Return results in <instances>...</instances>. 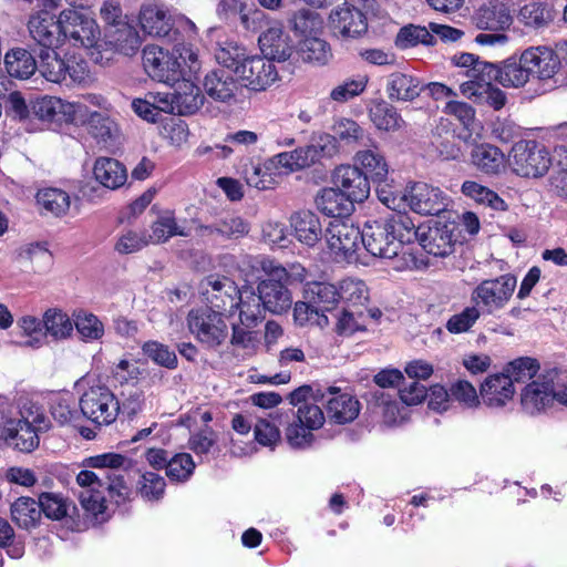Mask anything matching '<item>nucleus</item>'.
I'll return each instance as SVG.
<instances>
[{"mask_svg":"<svg viewBox=\"0 0 567 567\" xmlns=\"http://www.w3.org/2000/svg\"><path fill=\"white\" fill-rule=\"evenodd\" d=\"M0 437L11 447L32 452L39 446V434L23 419L9 420L0 430Z\"/></svg>","mask_w":567,"mask_h":567,"instance_id":"24","label":"nucleus"},{"mask_svg":"<svg viewBox=\"0 0 567 567\" xmlns=\"http://www.w3.org/2000/svg\"><path fill=\"white\" fill-rule=\"evenodd\" d=\"M415 229L417 230L415 240H419L427 254L435 257H445L454 251L457 235L453 225L435 223L426 229L416 226Z\"/></svg>","mask_w":567,"mask_h":567,"instance_id":"14","label":"nucleus"},{"mask_svg":"<svg viewBox=\"0 0 567 567\" xmlns=\"http://www.w3.org/2000/svg\"><path fill=\"white\" fill-rule=\"evenodd\" d=\"M268 167H275L279 177L297 171L310 167L303 146L297 147L291 152H282L268 159Z\"/></svg>","mask_w":567,"mask_h":567,"instance_id":"50","label":"nucleus"},{"mask_svg":"<svg viewBox=\"0 0 567 567\" xmlns=\"http://www.w3.org/2000/svg\"><path fill=\"white\" fill-rule=\"evenodd\" d=\"M522 53L523 62L530 69L533 80L546 81L553 79L560 69V58L549 47H529Z\"/></svg>","mask_w":567,"mask_h":567,"instance_id":"20","label":"nucleus"},{"mask_svg":"<svg viewBox=\"0 0 567 567\" xmlns=\"http://www.w3.org/2000/svg\"><path fill=\"white\" fill-rule=\"evenodd\" d=\"M4 65L10 76L21 80L29 79L38 70V63L33 55L21 48L7 52Z\"/></svg>","mask_w":567,"mask_h":567,"instance_id":"48","label":"nucleus"},{"mask_svg":"<svg viewBox=\"0 0 567 567\" xmlns=\"http://www.w3.org/2000/svg\"><path fill=\"white\" fill-rule=\"evenodd\" d=\"M303 150L309 166L315 165L322 158H332L339 152L336 137L328 133L313 134Z\"/></svg>","mask_w":567,"mask_h":567,"instance_id":"49","label":"nucleus"},{"mask_svg":"<svg viewBox=\"0 0 567 567\" xmlns=\"http://www.w3.org/2000/svg\"><path fill=\"white\" fill-rule=\"evenodd\" d=\"M462 194L480 205H485L494 210L504 212L507 205L494 190L474 181H465L461 187Z\"/></svg>","mask_w":567,"mask_h":567,"instance_id":"52","label":"nucleus"},{"mask_svg":"<svg viewBox=\"0 0 567 567\" xmlns=\"http://www.w3.org/2000/svg\"><path fill=\"white\" fill-rule=\"evenodd\" d=\"M79 408L83 416L99 425L113 423L120 412V402L105 385L91 386L80 401Z\"/></svg>","mask_w":567,"mask_h":567,"instance_id":"7","label":"nucleus"},{"mask_svg":"<svg viewBox=\"0 0 567 567\" xmlns=\"http://www.w3.org/2000/svg\"><path fill=\"white\" fill-rule=\"evenodd\" d=\"M74 328L84 342L99 341L104 336L103 322L93 313L80 310L73 313Z\"/></svg>","mask_w":567,"mask_h":567,"instance_id":"53","label":"nucleus"},{"mask_svg":"<svg viewBox=\"0 0 567 567\" xmlns=\"http://www.w3.org/2000/svg\"><path fill=\"white\" fill-rule=\"evenodd\" d=\"M332 132L336 141L340 140L346 144H361L367 136L362 126L347 117L338 118L332 126Z\"/></svg>","mask_w":567,"mask_h":567,"instance_id":"60","label":"nucleus"},{"mask_svg":"<svg viewBox=\"0 0 567 567\" xmlns=\"http://www.w3.org/2000/svg\"><path fill=\"white\" fill-rule=\"evenodd\" d=\"M43 322L33 316H22L17 320L20 339L16 343L23 348L39 349L45 343Z\"/></svg>","mask_w":567,"mask_h":567,"instance_id":"45","label":"nucleus"},{"mask_svg":"<svg viewBox=\"0 0 567 567\" xmlns=\"http://www.w3.org/2000/svg\"><path fill=\"white\" fill-rule=\"evenodd\" d=\"M111 42L115 49L125 55H132L140 47V38L134 28L126 23H121L112 33Z\"/></svg>","mask_w":567,"mask_h":567,"instance_id":"62","label":"nucleus"},{"mask_svg":"<svg viewBox=\"0 0 567 567\" xmlns=\"http://www.w3.org/2000/svg\"><path fill=\"white\" fill-rule=\"evenodd\" d=\"M288 24L298 37L306 39L319 34L323 28V20L318 12L301 8L290 14Z\"/></svg>","mask_w":567,"mask_h":567,"instance_id":"43","label":"nucleus"},{"mask_svg":"<svg viewBox=\"0 0 567 567\" xmlns=\"http://www.w3.org/2000/svg\"><path fill=\"white\" fill-rule=\"evenodd\" d=\"M514 393V385L503 372L486 378L480 389L483 403L489 408L506 405L513 399Z\"/></svg>","mask_w":567,"mask_h":567,"instance_id":"25","label":"nucleus"},{"mask_svg":"<svg viewBox=\"0 0 567 567\" xmlns=\"http://www.w3.org/2000/svg\"><path fill=\"white\" fill-rule=\"evenodd\" d=\"M39 504L42 514L53 520H61L69 516L70 511L74 509L73 503L56 493L44 492L39 495Z\"/></svg>","mask_w":567,"mask_h":567,"instance_id":"58","label":"nucleus"},{"mask_svg":"<svg viewBox=\"0 0 567 567\" xmlns=\"http://www.w3.org/2000/svg\"><path fill=\"white\" fill-rule=\"evenodd\" d=\"M298 51L303 61L311 63L326 64L331 58L330 45L318 35L300 39Z\"/></svg>","mask_w":567,"mask_h":567,"instance_id":"57","label":"nucleus"},{"mask_svg":"<svg viewBox=\"0 0 567 567\" xmlns=\"http://www.w3.org/2000/svg\"><path fill=\"white\" fill-rule=\"evenodd\" d=\"M89 133L105 145L113 144L120 136V128L114 118L106 113L92 112L87 121Z\"/></svg>","mask_w":567,"mask_h":567,"instance_id":"44","label":"nucleus"},{"mask_svg":"<svg viewBox=\"0 0 567 567\" xmlns=\"http://www.w3.org/2000/svg\"><path fill=\"white\" fill-rule=\"evenodd\" d=\"M340 300L351 306H362L368 300V287L360 279L347 278L339 284Z\"/></svg>","mask_w":567,"mask_h":567,"instance_id":"61","label":"nucleus"},{"mask_svg":"<svg viewBox=\"0 0 567 567\" xmlns=\"http://www.w3.org/2000/svg\"><path fill=\"white\" fill-rule=\"evenodd\" d=\"M409 207L422 215H437L445 210L449 198L439 187L426 183H414L409 188Z\"/></svg>","mask_w":567,"mask_h":567,"instance_id":"19","label":"nucleus"},{"mask_svg":"<svg viewBox=\"0 0 567 567\" xmlns=\"http://www.w3.org/2000/svg\"><path fill=\"white\" fill-rule=\"evenodd\" d=\"M28 30L31 38L44 50L56 49L63 44L62 23L60 16L55 18L48 10L32 13L28 21Z\"/></svg>","mask_w":567,"mask_h":567,"instance_id":"13","label":"nucleus"},{"mask_svg":"<svg viewBox=\"0 0 567 567\" xmlns=\"http://www.w3.org/2000/svg\"><path fill=\"white\" fill-rule=\"evenodd\" d=\"M290 224L296 238L309 246H315L322 237V227L318 216L310 210L295 213L290 218Z\"/></svg>","mask_w":567,"mask_h":567,"instance_id":"30","label":"nucleus"},{"mask_svg":"<svg viewBox=\"0 0 567 567\" xmlns=\"http://www.w3.org/2000/svg\"><path fill=\"white\" fill-rule=\"evenodd\" d=\"M195 463L188 453H179L169 458L166 475L171 481L185 482L193 474Z\"/></svg>","mask_w":567,"mask_h":567,"instance_id":"64","label":"nucleus"},{"mask_svg":"<svg viewBox=\"0 0 567 567\" xmlns=\"http://www.w3.org/2000/svg\"><path fill=\"white\" fill-rule=\"evenodd\" d=\"M516 287L511 275L485 279L471 293V301L485 315H495L506 307Z\"/></svg>","mask_w":567,"mask_h":567,"instance_id":"6","label":"nucleus"},{"mask_svg":"<svg viewBox=\"0 0 567 567\" xmlns=\"http://www.w3.org/2000/svg\"><path fill=\"white\" fill-rule=\"evenodd\" d=\"M275 60L268 56H245L235 68L244 85L256 92L265 91L279 78Z\"/></svg>","mask_w":567,"mask_h":567,"instance_id":"10","label":"nucleus"},{"mask_svg":"<svg viewBox=\"0 0 567 567\" xmlns=\"http://www.w3.org/2000/svg\"><path fill=\"white\" fill-rule=\"evenodd\" d=\"M326 409L328 417L338 424H346L354 421L360 413V402L358 399L342 392L340 388L329 386L327 389Z\"/></svg>","mask_w":567,"mask_h":567,"instance_id":"21","label":"nucleus"},{"mask_svg":"<svg viewBox=\"0 0 567 567\" xmlns=\"http://www.w3.org/2000/svg\"><path fill=\"white\" fill-rule=\"evenodd\" d=\"M12 522L22 529L35 528L41 520L42 512L39 499L22 496L17 498L10 506Z\"/></svg>","mask_w":567,"mask_h":567,"instance_id":"35","label":"nucleus"},{"mask_svg":"<svg viewBox=\"0 0 567 567\" xmlns=\"http://www.w3.org/2000/svg\"><path fill=\"white\" fill-rule=\"evenodd\" d=\"M555 19L553 8L543 1H532L524 4L518 13L517 20L527 29L539 31L548 28Z\"/></svg>","mask_w":567,"mask_h":567,"instance_id":"32","label":"nucleus"},{"mask_svg":"<svg viewBox=\"0 0 567 567\" xmlns=\"http://www.w3.org/2000/svg\"><path fill=\"white\" fill-rule=\"evenodd\" d=\"M62 23L63 43L71 42L73 45L84 48L99 47L101 31L94 19L80 11L68 9L60 12Z\"/></svg>","mask_w":567,"mask_h":567,"instance_id":"9","label":"nucleus"},{"mask_svg":"<svg viewBox=\"0 0 567 567\" xmlns=\"http://www.w3.org/2000/svg\"><path fill=\"white\" fill-rule=\"evenodd\" d=\"M317 208L333 219H349L354 203L334 187L323 188L316 197Z\"/></svg>","mask_w":567,"mask_h":567,"instance_id":"26","label":"nucleus"},{"mask_svg":"<svg viewBox=\"0 0 567 567\" xmlns=\"http://www.w3.org/2000/svg\"><path fill=\"white\" fill-rule=\"evenodd\" d=\"M142 61L145 72L154 80L163 83L178 81L181 63L168 51L157 45H146L143 49Z\"/></svg>","mask_w":567,"mask_h":567,"instance_id":"12","label":"nucleus"},{"mask_svg":"<svg viewBox=\"0 0 567 567\" xmlns=\"http://www.w3.org/2000/svg\"><path fill=\"white\" fill-rule=\"evenodd\" d=\"M332 182L334 188L353 203H361L369 197L370 182L358 166L339 165L332 173Z\"/></svg>","mask_w":567,"mask_h":567,"instance_id":"17","label":"nucleus"},{"mask_svg":"<svg viewBox=\"0 0 567 567\" xmlns=\"http://www.w3.org/2000/svg\"><path fill=\"white\" fill-rule=\"evenodd\" d=\"M126 457L117 453H104L90 456L83 461L86 467L103 471L102 491H107L109 495L116 503L125 501L130 488L126 485L123 475L118 474V470L123 467Z\"/></svg>","mask_w":567,"mask_h":567,"instance_id":"8","label":"nucleus"},{"mask_svg":"<svg viewBox=\"0 0 567 567\" xmlns=\"http://www.w3.org/2000/svg\"><path fill=\"white\" fill-rule=\"evenodd\" d=\"M369 117L378 130L384 132H395L405 125L398 110L383 100L374 101L370 105Z\"/></svg>","mask_w":567,"mask_h":567,"instance_id":"37","label":"nucleus"},{"mask_svg":"<svg viewBox=\"0 0 567 567\" xmlns=\"http://www.w3.org/2000/svg\"><path fill=\"white\" fill-rule=\"evenodd\" d=\"M45 338L66 340L73 336L74 318L71 319L63 310L50 308L42 316Z\"/></svg>","mask_w":567,"mask_h":567,"instance_id":"40","label":"nucleus"},{"mask_svg":"<svg viewBox=\"0 0 567 567\" xmlns=\"http://www.w3.org/2000/svg\"><path fill=\"white\" fill-rule=\"evenodd\" d=\"M305 298L321 311H330L340 301L339 289L330 282H309L305 289Z\"/></svg>","mask_w":567,"mask_h":567,"instance_id":"47","label":"nucleus"},{"mask_svg":"<svg viewBox=\"0 0 567 567\" xmlns=\"http://www.w3.org/2000/svg\"><path fill=\"white\" fill-rule=\"evenodd\" d=\"M282 413L276 412L269 415L271 420H258L255 424L254 435L259 444L272 447L280 441V431L274 421L279 419Z\"/></svg>","mask_w":567,"mask_h":567,"instance_id":"63","label":"nucleus"},{"mask_svg":"<svg viewBox=\"0 0 567 567\" xmlns=\"http://www.w3.org/2000/svg\"><path fill=\"white\" fill-rule=\"evenodd\" d=\"M326 241L337 261H357V251L362 245L363 229L349 219H333L326 229Z\"/></svg>","mask_w":567,"mask_h":567,"instance_id":"5","label":"nucleus"},{"mask_svg":"<svg viewBox=\"0 0 567 567\" xmlns=\"http://www.w3.org/2000/svg\"><path fill=\"white\" fill-rule=\"evenodd\" d=\"M257 262L266 276L257 285L264 308L272 315L287 312L292 305L290 287L306 279V268L300 264L282 266L269 257H260Z\"/></svg>","mask_w":567,"mask_h":567,"instance_id":"1","label":"nucleus"},{"mask_svg":"<svg viewBox=\"0 0 567 567\" xmlns=\"http://www.w3.org/2000/svg\"><path fill=\"white\" fill-rule=\"evenodd\" d=\"M417 230L408 214H392L382 220L367 221L363 227L362 246L373 257L391 259L404 245L415 240Z\"/></svg>","mask_w":567,"mask_h":567,"instance_id":"2","label":"nucleus"},{"mask_svg":"<svg viewBox=\"0 0 567 567\" xmlns=\"http://www.w3.org/2000/svg\"><path fill=\"white\" fill-rule=\"evenodd\" d=\"M239 310V321L246 328H256L267 311L258 293L251 287L240 289L235 306Z\"/></svg>","mask_w":567,"mask_h":567,"instance_id":"27","label":"nucleus"},{"mask_svg":"<svg viewBox=\"0 0 567 567\" xmlns=\"http://www.w3.org/2000/svg\"><path fill=\"white\" fill-rule=\"evenodd\" d=\"M461 92L475 103L486 104L495 111L503 109L507 102L504 91L493 84L462 83Z\"/></svg>","mask_w":567,"mask_h":567,"instance_id":"36","label":"nucleus"},{"mask_svg":"<svg viewBox=\"0 0 567 567\" xmlns=\"http://www.w3.org/2000/svg\"><path fill=\"white\" fill-rule=\"evenodd\" d=\"M262 53L278 61L288 60L293 52V43L290 37L285 32L282 24L274 21L258 39Z\"/></svg>","mask_w":567,"mask_h":567,"instance_id":"23","label":"nucleus"},{"mask_svg":"<svg viewBox=\"0 0 567 567\" xmlns=\"http://www.w3.org/2000/svg\"><path fill=\"white\" fill-rule=\"evenodd\" d=\"M323 423L324 414L317 404L298 406L296 420L286 429V440L292 447H308L313 441L312 431L320 429Z\"/></svg>","mask_w":567,"mask_h":567,"instance_id":"11","label":"nucleus"},{"mask_svg":"<svg viewBox=\"0 0 567 567\" xmlns=\"http://www.w3.org/2000/svg\"><path fill=\"white\" fill-rule=\"evenodd\" d=\"M186 322L189 332L208 348L220 346L228 337V327L220 310L210 307L192 309Z\"/></svg>","mask_w":567,"mask_h":567,"instance_id":"4","label":"nucleus"},{"mask_svg":"<svg viewBox=\"0 0 567 567\" xmlns=\"http://www.w3.org/2000/svg\"><path fill=\"white\" fill-rule=\"evenodd\" d=\"M539 368L536 359L522 357L508 362L503 370V374L507 375L512 384L514 382L524 383L534 379Z\"/></svg>","mask_w":567,"mask_h":567,"instance_id":"59","label":"nucleus"},{"mask_svg":"<svg viewBox=\"0 0 567 567\" xmlns=\"http://www.w3.org/2000/svg\"><path fill=\"white\" fill-rule=\"evenodd\" d=\"M330 27L333 33L341 39H355L368 30L365 16L358 8L343 3L330 13Z\"/></svg>","mask_w":567,"mask_h":567,"instance_id":"18","label":"nucleus"},{"mask_svg":"<svg viewBox=\"0 0 567 567\" xmlns=\"http://www.w3.org/2000/svg\"><path fill=\"white\" fill-rule=\"evenodd\" d=\"M65 62L54 49L42 50L38 69L48 81L63 83L66 74Z\"/></svg>","mask_w":567,"mask_h":567,"instance_id":"56","label":"nucleus"},{"mask_svg":"<svg viewBox=\"0 0 567 567\" xmlns=\"http://www.w3.org/2000/svg\"><path fill=\"white\" fill-rule=\"evenodd\" d=\"M421 91V81L411 74L395 72L388 78L386 93L392 101H413Z\"/></svg>","mask_w":567,"mask_h":567,"instance_id":"33","label":"nucleus"},{"mask_svg":"<svg viewBox=\"0 0 567 567\" xmlns=\"http://www.w3.org/2000/svg\"><path fill=\"white\" fill-rule=\"evenodd\" d=\"M248 230V224L241 217L228 215L210 225L202 226L200 235L236 239L246 235Z\"/></svg>","mask_w":567,"mask_h":567,"instance_id":"42","label":"nucleus"},{"mask_svg":"<svg viewBox=\"0 0 567 567\" xmlns=\"http://www.w3.org/2000/svg\"><path fill=\"white\" fill-rule=\"evenodd\" d=\"M471 163L486 175H497L505 168V155L497 146L478 144L471 152Z\"/></svg>","mask_w":567,"mask_h":567,"instance_id":"29","label":"nucleus"},{"mask_svg":"<svg viewBox=\"0 0 567 567\" xmlns=\"http://www.w3.org/2000/svg\"><path fill=\"white\" fill-rule=\"evenodd\" d=\"M353 159L354 166L362 171L369 182H382L385 179L389 172L388 163L374 144L372 148L358 151Z\"/></svg>","mask_w":567,"mask_h":567,"instance_id":"31","label":"nucleus"},{"mask_svg":"<svg viewBox=\"0 0 567 567\" xmlns=\"http://www.w3.org/2000/svg\"><path fill=\"white\" fill-rule=\"evenodd\" d=\"M140 23L143 31L152 37L168 35L172 30V18L156 6H147L141 10Z\"/></svg>","mask_w":567,"mask_h":567,"instance_id":"41","label":"nucleus"},{"mask_svg":"<svg viewBox=\"0 0 567 567\" xmlns=\"http://www.w3.org/2000/svg\"><path fill=\"white\" fill-rule=\"evenodd\" d=\"M200 291L210 308L226 311L234 308L240 289L228 277L210 275L202 280Z\"/></svg>","mask_w":567,"mask_h":567,"instance_id":"16","label":"nucleus"},{"mask_svg":"<svg viewBox=\"0 0 567 567\" xmlns=\"http://www.w3.org/2000/svg\"><path fill=\"white\" fill-rule=\"evenodd\" d=\"M185 224H179L172 213L161 215L152 224V234L147 235L150 244L165 243L174 236H189V229Z\"/></svg>","mask_w":567,"mask_h":567,"instance_id":"46","label":"nucleus"},{"mask_svg":"<svg viewBox=\"0 0 567 567\" xmlns=\"http://www.w3.org/2000/svg\"><path fill=\"white\" fill-rule=\"evenodd\" d=\"M532 80L530 69L523 62V53L518 58L511 56L501 63L499 84L504 87H524Z\"/></svg>","mask_w":567,"mask_h":567,"instance_id":"39","label":"nucleus"},{"mask_svg":"<svg viewBox=\"0 0 567 567\" xmlns=\"http://www.w3.org/2000/svg\"><path fill=\"white\" fill-rule=\"evenodd\" d=\"M243 175L246 183L257 189L272 188L278 182L275 167H268V159L262 164L249 163L244 166Z\"/></svg>","mask_w":567,"mask_h":567,"instance_id":"51","label":"nucleus"},{"mask_svg":"<svg viewBox=\"0 0 567 567\" xmlns=\"http://www.w3.org/2000/svg\"><path fill=\"white\" fill-rule=\"evenodd\" d=\"M508 163L515 174L537 178L548 172L551 157L548 150L536 141H518L512 147Z\"/></svg>","mask_w":567,"mask_h":567,"instance_id":"3","label":"nucleus"},{"mask_svg":"<svg viewBox=\"0 0 567 567\" xmlns=\"http://www.w3.org/2000/svg\"><path fill=\"white\" fill-rule=\"evenodd\" d=\"M555 375L554 371L540 374L524 388L520 403L527 413H539L555 401Z\"/></svg>","mask_w":567,"mask_h":567,"instance_id":"15","label":"nucleus"},{"mask_svg":"<svg viewBox=\"0 0 567 567\" xmlns=\"http://www.w3.org/2000/svg\"><path fill=\"white\" fill-rule=\"evenodd\" d=\"M174 93L175 113L178 115H190L196 113L204 103V95L200 89L190 81L178 83Z\"/></svg>","mask_w":567,"mask_h":567,"instance_id":"38","label":"nucleus"},{"mask_svg":"<svg viewBox=\"0 0 567 567\" xmlns=\"http://www.w3.org/2000/svg\"><path fill=\"white\" fill-rule=\"evenodd\" d=\"M79 409V403L68 394L54 398L50 405L51 415L60 425H73L79 422L82 416Z\"/></svg>","mask_w":567,"mask_h":567,"instance_id":"54","label":"nucleus"},{"mask_svg":"<svg viewBox=\"0 0 567 567\" xmlns=\"http://www.w3.org/2000/svg\"><path fill=\"white\" fill-rule=\"evenodd\" d=\"M204 89L212 99L228 102L235 97L238 84L231 71L227 69H216L206 74Z\"/></svg>","mask_w":567,"mask_h":567,"instance_id":"28","label":"nucleus"},{"mask_svg":"<svg viewBox=\"0 0 567 567\" xmlns=\"http://www.w3.org/2000/svg\"><path fill=\"white\" fill-rule=\"evenodd\" d=\"M37 202L45 213L60 217L70 208V196L59 188L42 189L37 194Z\"/></svg>","mask_w":567,"mask_h":567,"instance_id":"55","label":"nucleus"},{"mask_svg":"<svg viewBox=\"0 0 567 567\" xmlns=\"http://www.w3.org/2000/svg\"><path fill=\"white\" fill-rule=\"evenodd\" d=\"M476 27L482 30L504 31L513 23L509 0H491L477 9Z\"/></svg>","mask_w":567,"mask_h":567,"instance_id":"22","label":"nucleus"},{"mask_svg":"<svg viewBox=\"0 0 567 567\" xmlns=\"http://www.w3.org/2000/svg\"><path fill=\"white\" fill-rule=\"evenodd\" d=\"M94 178L104 187L116 189L127 179L126 168L115 158L99 157L93 167Z\"/></svg>","mask_w":567,"mask_h":567,"instance_id":"34","label":"nucleus"}]
</instances>
